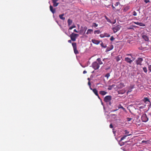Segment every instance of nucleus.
I'll return each instance as SVG.
<instances>
[{
    "instance_id": "26",
    "label": "nucleus",
    "mask_w": 151,
    "mask_h": 151,
    "mask_svg": "<svg viewBox=\"0 0 151 151\" xmlns=\"http://www.w3.org/2000/svg\"><path fill=\"white\" fill-rule=\"evenodd\" d=\"M129 9V7L128 6H126V7H125L124 8V11L125 12L127 11Z\"/></svg>"
},
{
    "instance_id": "56",
    "label": "nucleus",
    "mask_w": 151,
    "mask_h": 151,
    "mask_svg": "<svg viewBox=\"0 0 151 151\" xmlns=\"http://www.w3.org/2000/svg\"><path fill=\"white\" fill-rule=\"evenodd\" d=\"M147 141H145V140H143L142 141V143H144V142H147Z\"/></svg>"
},
{
    "instance_id": "8",
    "label": "nucleus",
    "mask_w": 151,
    "mask_h": 151,
    "mask_svg": "<svg viewBox=\"0 0 151 151\" xmlns=\"http://www.w3.org/2000/svg\"><path fill=\"white\" fill-rule=\"evenodd\" d=\"M142 60L143 59L142 58H139L136 60V63L137 65H142Z\"/></svg>"
},
{
    "instance_id": "24",
    "label": "nucleus",
    "mask_w": 151,
    "mask_h": 151,
    "mask_svg": "<svg viewBox=\"0 0 151 151\" xmlns=\"http://www.w3.org/2000/svg\"><path fill=\"white\" fill-rule=\"evenodd\" d=\"M93 32V30L92 29H88L87 30V32L86 33V34L87 35L89 34H91V33Z\"/></svg>"
},
{
    "instance_id": "28",
    "label": "nucleus",
    "mask_w": 151,
    "mask_h": 151,
    "mask_svg": "<svg viewBox=\"0 0 151 151\" xmlns=\"http://www.w3.org/2000/svg\"><path fill=\"white\" fill-rule=\"evenodd\" d=\"M119 85L121 88H122L124 86V84L123 83H121Z\"/></svg>"
},
{
    "instance_id": "57",
    "label": "nucleus",
    "mask_w": 151,
    "mask_h": 151,
    "mask_svg": "<svg viewBox=\"0 0 151 151\" xmlns=\"http://www.w3.org/2000/svg\"><path fill=\"white\" fill-rule=\"evenodd\" d=\"M109 102V105H111V102L110 101L109 102Z\"/></svg>"
},
{
    "instance_id": "14",
    "label": "nucleus",
    "mask_w": 151,
    "mask_h": 151,
    "mask_svg": "<svg viewBox=\"0 0 151 151\" xmlns=\"http://www.w3.org/2000/svg\"><path fill=\"white\" fill-rule=\"evenodd\" d=\"M111 6L114 10L115 12L119 11L121 9V8L120 7H119V8H116L113 5H112Z\"/></svg>"
},
{
    "instance_id": "44",
    "label": "nucleus",
    "mask_w": 151,
    "mask_h": 151,
    "mask_svg": "<svg viewBox=\"0 0 151 151\" xmlns=\"http://www.w3.org/2000/svg\"><path fill=\"white\" fill-rule=\"evenodd\" d=\"M100 36L101 38H103L105 37L104 35V34H101L100 35Z\"/></svg>"
},
{
    "instance_id": "34",
    "label": "nucleus",
    "mask_w": 151,
    "mask_h": 151,
    "mask_svg": "<svg viewBox=\"0 0 151 151\" xmlns=\"http://www.w3.org/2000/svg\"><path fill=\"white\" fill-rule=\"evenodd\" d=\"M139 25L141 26L144 27V26H145V24L143 23H142L139 22Z\"/></svg>"
},
{
    "instance_id": "15",
    "label": "nucleus",
    "mask_w": 151,
    "mask_h": 151,
    "mask_svg": "<svg viewBox=\"0 0 151 151\" xmlns=\"http://www.w3.org/2000/svg\"><path fill=\"white\" fill-rule=\"evenodd\" d=\"M50 11L52 12L53 14H54L55 12V9H53V7L51 5L50 6Z\"/></svg>"
},
{
    "instance_id": "4",
    "label": "nucleus",
    "mask_w": 151,
    "mask_h": 151,
    "mask_svg": "<svg viewBox=\"0 0 151 151\" xmlns=\"http://www.w3.org/2000/svg\"><path fill=\"white\" fill-rule=\"evenodd\" d=\"M129 58L128 57H125L124 58L125 61L127 63L131 64L133 61L135 60V58L133 57V58Z\"/></svg>"
},
{
    "instance_id": "46",
    "label": "nucleus",
    "mask_w": 151,
    "mask_h": 151,
    "mask_svg": "<svg viewBox=\"0 0 151 151\" xmlns=\"http://www.w3.org/2000/svg\"><path fill=\"white\" fill-rule=\"evenodd\" d=\"M133 23H134V24H137V25H139V22H133Z\"/></svg>"
},
{
    "instance_id": "36",
    "label": "nucleus",
    "mask_w": 151,
    "mask_h": 151,
    "mask_svg": "<svg viewBox=\"0 0 151 151\" xmlns=\"http://www.w3.org/2000/svg\"><path fill=\"white\" fill-rule=\"evenodd\" d=\"M88 85L89 86V88H90V89L91 90H92V88H91V83L89 81L88 82Z\"/></svg>"
},
{
    "instance_id": "58",
    "label": "nucleus",
    "mask_w": 151,
    "mask_h": 151,
    "mask_svg": "<svg viewBox=\"0 0 151 151\" xmlns=\"http://www.w3.org/2000/svg\"><path fill=\"white\" fill-rule=\"evenodd\" d=\"M73 28H75L76 27V26L75 25H73L72 26Z\"/></svg>"
},
{
    "instance_id": "37",
    "label": "nucleus",
    "mask_w": 151,
    "mask_h": 151,
    "mask_svg": "<svg viewBox=\"0 0 151 151\" xmlns=\"http://www.w3.org/2000/svg\"><path fill=\"white\" fill-rule=\"evenodd\" d=\"M110 76V74L109 73H107L105 76V77L108 78Z\"/></svg>"
},
{
    "instance_id": "16",
    "label": "nucleus",
    "mask_w": 151,
    "mask_h": 151,
    "mask_svg": "<svg viewBox=\"0 0 151 151\" xmlns=\"http://www.w3.org/2000/svg\"><path fill=\"white\" fill-rule=\"evenodd\" d=\"M143 101L146 104H148V102H150L149 99L147 97L143 99Z\"/></svg>"
},
{
    "instance_id": "39",
    "label": "nucleus",
    "mask_w": 151,
    "mask_h": 151,
    "mask_svg": "<svg viewBox=\"0 0 151 151\" xmlns=\"http://www.w3.org/2000/svg\"><path fill=\"white\" fill-rule=\"evenodd\" d=\"M124 132H125V134H126V135H127V134H128L129 133V132L127 130H125L124 131Z\"/></svg>"
},
{
    "instance_id": "30",
    "label": "nucleus",
    "mask_w": 151,
    "mask_h": 151,
    "mask_svg": "<svg viewBox=\"0 0 151 151\" xmlns=\"http://www.w3.org/2000/svg\"><path fill=\"white\" fill-rule=\"evenodd\" d=\"M105 19H106V20L108 22H109L110 23H111V20L109 19L106 16H105Z\"/></svg>"
},
{
    "instance_id": "60",
    "label": "nucleus",
    "mask_w": 151,
    "mask_h": 151,
    "mask_svg": "<svg viewBox=\"0 0 151 151\" xmlns=\"http://www.w3.org/2000/svg\"><path fill=\"white\" fill-rule=\"evenodd\" d=\"M115 115L114 114H111V116H114V115Z\"/></svg>"
},
{
    "instance_id": "45",
    "label": "nucleus",
    "mask_w": 151,
    "mask_h": 151,
    "mask_svg": "<svg viewBox=\"0 0 151 151\" xmlns=\"http://www.w3.org/2000/svg\"><path fill=\"white\" fill-rule=\"evenodd\" d=\"M144 2L146 3H147L148 2H149L150 1H149V0H144Z\"/></svg>"
},
{
    "instance_id": "21",
    "label": "nucleus",
    "mask_w": 151,
    "mask_h": 151,
    "mask_svg": "<svg viewBox=\"0 0 151 151\" xmlns=\"http://www.w3.org/2000/svg\"><path fill=\"white\" fill-rule=\"evenodd\" d=\"M97 61L98 62L99 65H101L103 64L102 61H101V59L100 58H98L97 59Z\"/></svg>"
},
{
    "instance_id": "7",
    "label": "nucleus",
    "mask_w": 151,
    "mask_h": 151,
    "mask_svg": "<svg viewBox=\"0 0 151 151\" xmlns=\"http://www.w3.org/2000/svg\"><path fill=\"white\" fill-rule=\"evenodd\" d=\"M111 96H107L104 98V101L106 102H108L111 101Z\"/></svg>"
},
{
    "instance_id": "51",
    "label": "nucleus",
    "mask_w": 151,
    "mask_h": 151,
    "mask_svg": "<svg viewBox=\"0 0 151 151\" xmlns=\"http://www.w3.org/2000/svg\"><path fill=\"white\" fill-rule=\"evenodd\" d=\"M73 27L72 26L70 27L69 28V29H73Z\"/></svg>"
},
{
    "instance_id": "32",
    "label": "nucleus",
    "mask_w": 151,
    "mask_h": 151,
    "mask_svg": "<svg viewBox=\"0 0 151 151\" xmlns=\"http://www.w3.org/2000/svg\"><path fill=\"white\" fill-rule=\"evenodd\" d=\"M104 35L105 37H109L110 36V35L107 33H104Z\"/></svg>"
},
{
    "instance_id": "12",
    "label": "nucleus",
    "mask_w": 151,
    "mask_h": 151,
    "mask_svg": "<svg viewBox=\"0 0 151 151\" xmlns=\"http://www.w3.org/2000/svg\"><path fill=\"white\" fill-rule=\"evenodd\" d=\"M91 90L93 91V92L95 94L96 96H97L99 98H100L98 93V91H97L96 88H92V90Z\"/></svg>"
},
{
    "instance_id": "54",
    "label": "nucleus",
    "mask_w": 151,
    "mask_h": 151,
    "mask_svg": "<svg viewBox=\"0 0 151 151\" xmlns=\"http://www.w3.org/2000/svg\"><path fill=\"white\" fill-rule=\"evenodd\" d=\"M87 73V71H86V70L83 71V74H85V73Z\"/></svg>"
},
{
    "instance_id": "47",
    "label": "nucleus",
    "mask_w": 151,
    "mask_h": 151,
    "mask_svg": "<svg viewBox=\"0 0 151 151\" xmlns=\"http://www.w3.org/2000/svg\"><path fill=\"white\" fill-rule=\"evenodd\" d=\"M132 119V118H127V120L128 121H131V120Z\"/></svg>"
},
{
    "instance_id": "13",
    "label": "nucleus",
    "mask_w": 151,
    "mask_h": 151,
    "mask_svg": "<svg viewBox=\"0 0 151 151\" xmlns=\"http://www.w3.org/2000/svg\"><path fill=\"white\" fill-rule=\"evenodd\" d=\"M91 41L93 43L96 45H98L100 43L99 41L95 39H92Z\"/></svg>"
},
{
    "instance_id": "35",
    "label": "nucleus",
    "mask_w": 151,
    "mask_h": 151,
    "mask_svg": "<svg viewBox=\"0 0 151 151\" xmlns=\"http://www.w3.org/2000/svg\"><path fill=\"white\" fill-rule=\"evenodd\" d=\"M148 68L150 72H151V65H148Z\"/></svg>"
},
{
    "instance_id": "40",
    "label": "nucleus",
    "mask_w": 151,
    "mask_h": 151,
    "mask_svg": "<svg viewBox=\"0 0 151 151\" xmlns=\"http://www.w3.org/2000/svg\"><path fill=\"white\" fill-rule=\"evenodd\" d=\"M133 88V87H131V89L129 90L127 92V93H128L129 92H131L132 91V89Z\"/></svg>"
},
{
    "instance_id": "11",
    "label": "nucleus",
    "mask_w": 151,
    "mask_h": 151,
    "mask_svg": "<svg viewBox=\"0 0 151 151\" xmlns=\"http://www.w3.org/2000/svg\"><path fill=\"white\" fill-rule=\"evenodd\" d=\"M58 0H52V3H53V6L54 7L57 6L58 4L59 3H57V2Z\"/></svg>"
},
{
    "instance_id": "5",
    "label": "nucleus",
    "mask_w": 151,
    "mask_h": 151,
    "mask_svg": "<svg viewBox=\"0 0 151 151\" xmlns=\"http://www.w3.org/2000/svg\"><path fill=\"white\" fill-rule=\"evenodd\" d=\"M92 66L95 70L98 69L100 67L99 64L96 62H93L92 64Z\"/></svg>"
},
{
    "instance_id": "19",
    "label": "nucleus",
    "mask_w": 151,
    "mask_h": 151,
    "mask_svg": "<svg viewBox=\"0 0 151 151\" xmlns=\"http://www.w3.org/2000/svg\"><path fill=\"white\" fill-rule=\"evenodd\" d=\"M64 14H60L59 15V17L61 19L63 20H64L65 19V18L63 17V16H64Z\"/></svg>"
},
{
    "instance_id": "59",
    "label": "nucleus",
    "mask_w": 151,
    "mask_h": 151,
    "mask_svg": "<svg viewBox=\"0 0 151 151\" xmlns=\"http://www.w3.org/2000/svg\"><path fill=\"white\" fill-rule=\"evenodd\" d=\"M110 68V67H109L108 68H106V70H108Z\"/></svg>"
},
{
    "instance_id": "6",
    "label": "nucleus",
    "mask_w": 151,
    "mask_h": 151,
    "mask_svg": "<svg viewBox=\"0 0 151 151\" xmlns=\"http://www.w3.org/2000/svg\"><path fill=\"white\" fill-rule=\"evenodd\" d=\"M141 119L143 122H146L148 121V119L145 114L142 115L141 117Z\"/></svg>"
},
{
    "instance_id": "29",
    "label": "nucleus",
    "mask_w": 151,
    "mask_h": 151,
    "mask_svg": "<svg viewBox=\"0 0 151 151\" xmlns=\"http://www.w3.org/2000/svg\"><path fill=\"white\" fill-rule=\"evenodd\" d=\"M100 33V32L99 30H95L94 31V33L95 34H99Z\"/></svg>"
},
{
    "instance_id": "20",
    "label": "nucleus",
    "mask_w": 151,
    "mask_h": 151,
    "mask_svg": "<svg viewBox=\"0 0 151 151\" xmlns=\"http://www.w3.org/2000/svg\"><path fill=\"white\" fill-rule=\"evenodd\" d=\"M121 56L120 55H119L116 57L115 59L116 61L118 62L121 60Z\"/></svg>"
},
{
    "instance_id": "1",
    "label": "nucleus",
    "mask_w": 151,
    "mask_h": 151,
    "mask_svg": "<svg viewBox=\"0 0 151 151\" xmlns=\"http://www.w3.org/2000/svg\"><path fill=\"white\" fill-rule=\"evenodd\" d=\"M78 36V34L72 33L70 35V37L72 41H75L76 40V38Z\"/></svg>"
},
{
    "instance_id": "48",
    "label": "nucleus",
    "mask_w": 151,
    "mask_h": 151,
    "mask_svg": "<svg viewBox=\"0 0 151 151\" xmlns=\"http://www.w3.org/2000/svg\"><path fill=\"white\" fill-rule=\"evenodd\" d=\"M109 127L110 128H112L113 127V125L111 124H110L109 125Z\"/></svg>"
},
{
    "instance_id": "33",
    "label": "nucleus",
    "mask_w": 151,
    "mask_h": 151,
    "mask_svg": "<svg viewBox=\"0 0 151 151\" xmlns=\"http://www.w3.org/2000/svg\"><path fill=\"white\" fill-rule=\"evenodd\" d=\"M143 70L144 71L145 73H147V68L146 67H144L143 68Z\"/></svg>"
},
{
    "instance_id": "17",
    "label": "nucleus",
    "mask_w": 151,
    "mask_h": 151,
    "mask_svg": "<svg viewBox=\"0 0 151 151\" xmlns=\"http://www.w3.org/2000/svg\"><path fill=\"white\" fill-rule=\"evenodd\" d=\"M113 48V45H111L110 47H108L106 50V51L107 52H108L110 50H112Z\"/></svg>"
},
{
    "instance_id": "49",
    "label": "nucleus",
    "mask_w": 151,
    "mask_h": 151,
    "mask_svg": "<svg viewBox=\"0 0 151 151\" xmlns=\"http://www.w3.org/2000/svg\"><path fill=\"white\" fill-rule=\"evenodd\" d=\"M127 55L130 56L132 58H133V57H132V55L131 54H127Z\"/></svg>"
},
{
    "instance_id": "61",
    "label": "nucleus",
    "mask_w": 151,
    "mask_h": 151,
    "mask_svg": "<svg viewBox=\"0 0 151 151\" xmlns=\"http://www.w3.org/2000/svg\"><path fill=\"white\" fill-rule=\"evenodd\" d=\"M88 79L89 81V78H88Z\"/></svg>"
},
{
    "instance_id": "41",
    "label": "nucleus",
    "mask_w": 151,
    "mask_h": 151,
    "mask_svg": "<svg viewBox=\"0 0 151 151\" xmlns=\"http://www.w3.org/2000/svg\"><path fill=\"white\" fill-rule=\"evenodd\" d=\"M133 15L134 16H136L137 15V13L135 11H134V12H133Z\"/></svg>"
},
{
    "instance_id": "31",
    "label": "nucleus",
    "mask_w": 151,
    "mask_h": 151,
    "mask_svg": "<svg viewBox=\"0 0 151 151\" xmlns=\"http://www.w3.org/2000/svg\"><path fill=\"white\" fill-rule=\"evenodd\" d=\"M98 26V24H97L96 23H93L92 24V27H97Z\"/></svg>"
},
{
    "instance_id": "10",
    "label": "nucleus",
    "mask_w": 151,
    "mask_h": 151,
    "mask_svg": "<svg viewBox=\"0 0 151 151\" xmlns=\"http://www.w3.org/2000/svg\"><path fill=\"white\" fill-rule=\"evenodd\" d=\"M142 38L146 41H147L149 40V39L148 37L147 36V35L144 33H142Z\"/></svg>"
},
{
    "instance_id": "52",
    "label": "nucleus",
    "mask_w": 151,
    "mask_h": 151,
    "mask_svg": "<svg viewBox=\"0 0 151 151\" xmlns=\"http://www.w3.org/2000/svg\"><path fill=\"white\" fill-rule=\"evenodd\" d=\"M74 31L75 32L78 33V31L75 29L74 30Z\"/></svg>"
},
{
    "instance_id": "50",
    "label": "nucleus",
    "mask_w": 151,
    "mask_h": 151,
    "mask_svg": "<svg viewBox=\"0 0 151 151\" xmlns=\"http://www.w3.org/2000/svg\"><path fill=\"white\" fill-rule=\"evenodd\" d=\"M118 110V109H115V110H112L111 111V112H114V111H117Z\"/></svg>"
},
{
    "instance_id": "55",
    "label": "nucleus",
    "mask_w": 151,
    "mask_h": 151,
    "mask_svg": "<svg viewBox=\"0 0 151 151\" xmlns=\"http://www.w3.org/2000/svg\"><path fill=\"white\" fill-rule=\"evenodd\" d=\"M111 86V87L112 88L115 86V85L114 84H113Z\"/></svg>"
},
{
    "instance_id": "22",
    "label": "nucleus",
    "mask_w": 151,
    "mask_h": 151,
    "mask_svg": "<svg viewBox=\"0 0 151 151\" xmlns=\"http://www.w3.org/2000/svg\"><path fill=\"white\" fill-rule=\"evenodd\" d=\"M72 23V21L71 19H69L68 20V26H70Z\"/></svg>"
},
{
    "instance_id": "2",
    "label": "nucleus",
    "mask_w": 151,
    "mask_h": 151,
    "mask_svg": "<svg viewBox=\"0 0 151 151\" xmlns=\"http://www.w3.org/2000/svg\"><path fill=\"white\" fill-rule=\"evenodd\" d=\"M87 29V28L85 26L83 27L81 26V29L79 31V34L80 35H84Z\"/></svg>"
},
{
    "instance_id": "38",
    "label": "nucleus",
    "mask_w": 151,
    "mask_h": 151,
    "mask_svg": "<svg viewBox=\"0 0 151 151\" xmlns=\"http://www.w3.org/2000/svg\"><path fill=\"white\" fill-rule=\"evenodd\" d=\"M119 4H120V3L119 2H116L115 4H114L115 6L117 7L118 6Z\"/></svg>"
},
{
    "instance_id": "62",
    "label": "nucleus",
    "mask_w": 151,
    "mask_h": 151,
    "mask_svg": "<svg viewBox=\"0 0 151 151\" xmlns=\"http://www.w3.org/2000/svg\"><path fill=\"white\" fill-rule=\"evenodd\" d=\"M105 59H104L103 60V61H104V60Z\"/></svg>"
},
{
    "instance_id": "25",
    "label": "nucleus",
    "mask_w": 151,
    "mask_h": 151,
    "mask_svg": "<svg viewBox=\"0 0 151 151\" xmlns=\"http://www.w3.org/2000/svg\"><path fill=\"white\" fill-rule=\"evenodd\" d=\"M118 109H122L124 111H125V109L123 107L121 104H119L118 106Z\"/></svg>"
},
{
    "instance_id": "53",
    "label": "nucleus",
    "mask_w": 151,
    "mask_h": 151,
    "mask_svg": "<svg viewBox=\"0 0 151 151\" xmlns=\"http://www.w3.org/2000/svg\"><path fill=\"white\" fill-rule=\"evenodd\" d=\"M72 40H68V42L70 43H72Z\"/></svg>"
},
{
    "instance_id": "18",
    "label": "nucleus",
    "mask_w": 151,
    "mask_h": 151,
    "mask_svg": "<svg viewBox=\"0 0 151 151\" xmlns=\"http://www.w3.org/2000/svg\"><path fill=\"white\" fill-rule=\"evenodd\" d=\"M107 93V92L104 91H101L99 92V93L102 96L106 95Z\"/></svg>"
},
{
    "instance_id": "23",
    "label": "nucleus",
    "mask_w": 151,
    "mask_h": 151,
    "mask_svg": "<svg viewBox=\"0 0 151 151\" xmlns=\"http://www.w3.org/2000/svg\"><path fill=\"white\" fill-rule=\"evenodd\" d=\"M131 135V134H127V135H124V136H123V137H122L121 138L120 141H122L124 139H125V138L127 137V136H130Z\"/></svg>"
},
{
    "instance_id": "27",
    "label": "nucleus",
    "mask_w": 151,
    "mask_h": 151,
    "mask_svg": "<svg viewBox=\"0 0 151 151\" xmlns=\"http://www.w3.org/2000/svg\"><path fill=\"white\" fill-rule=\"evenodd\" d=\"M101 46L104 48H105L106 47V45L104 44L103 42H102L101 44Z\"/></svg>"
},
{
    "instance_id": "43",
    "label": "nucleus",
    "mask_w": 151,
    "mask_h": 151,
    "mask_svg": "<svg viewBox=\"0 0 151 151\" xmlns=\"http://www.w3.org/2000/svg\"><path fill=\"white\" fill-rule=\"evenodd\" d=\"M114 40V38L113 37V36H111V37L110 38V40L111 41Z\"/></svg>"
},
{
    "instance_id": "42",
    "label": "nucleus",
    "mask_w": 151,
    "mask_h": 151,
    "mask_svg": "<svg viewBox=\"0 0 151 151\" xmlns=\"http://www.w3.org/2000/svg\"><path fill=\"white\" fill-rule=\"evenodd\" d=\"M112 88L111 87V86H109V87L108 88V89L109 90H111Z\"/></svg>"
},
{
    "instance_id": "3",
    "label": "nucleus",
    "mask_w": 151,
    "mask_h": 151,
    "mask_svg": "<svg viewBox=\"0 0 151 151\" xmlns=\"http://www.w3.org/2000/svg\"><path fill=\"white\" fill-rule=\"evenodd\" d=\"M74 53L75 54H77L79 53L78 51L77 50V44L76 42H73L72 43Z\"/></svg>"
},
{
    "instance_id": "9",
    "label": "nucleus",
    "mask_w": 151,
    "mask_h": 151,
    "mask_svg": "<svg viewBox=\"0 0 151 151\" xmlns=\"http://www.w3.org/2000/svg\"><path fill=\"white\" fill-rule=\"evenodd\" d=\"M120 26L118 25L117 26H115L113 28V30L114 33L117 32L120 29Z\"/></svg>"
}]
</instances>
